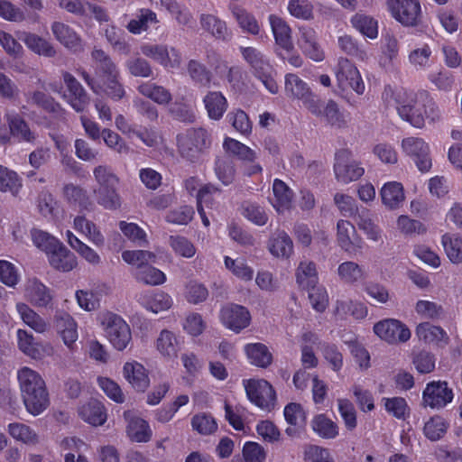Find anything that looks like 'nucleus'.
<instances>
[{
  "label": "nucleus",
  "instance_id": "8",
  "mask_svg": "<svg viewBox=\"0 0 462 462\" xmlns=\"http://www.w3.org/2000/svg\"><path fill=\"white\" fill-rule=\"evenodd\" d=\"M334 172L337 181L347 184L360 179L365 170L347 149H342L335 154Z\"/></svg>",
  "mask_w": 462,
  "mask_h": 462
},
{
  "label": "nucleus",
  "instance_id": "10",
  "mask_svg": "<svg viewBox=\"0 0 462 462\" xmlns=\"http://www.w3.org/2000/svg\"><path fill=\"white\" fill-rule=\"evenodd\" d=\"M402 152L410 157L418 169L426 172L432 166L430 149L428 143L424 139L417 136H409L403 138L401 143Z\"/></svg>",
  "mask_w": 462,
  "mask_h": 462
},
{
  "label": "nucleus",
  "instance_id": "19",
  "mask_svg": "<svg viewBox=\"0 0 462 462\" xmlns=\"http://www.w3.org/2000/svg\"><path fill=\"white\" fill-rule=\"evenodd\" d=\"M24 297L29 302L38 308H45L52 300L50 289L36 278L29 279L26 282Z\"/></svg>",
  "mask_w": 462,
  "mask_h": 462
},
{
  "label": "nucleus",
  "instance_id": "36",
  "mask_svg": "<svg viewBox=\"0 0 462 462\" xmlns=\"http://www.w3.org/2000/svg\"><path fill=\"white\" fill-rule=\"evenodd\" d=\"M383 204L390 208L396 209L404 201V191L402 183L390 181L385 183L380 192Z\"/></svg>",
  "mask_w": 462,
  "mask_h": 462
},
{
  "label": "nucleus",
  "instance_id": "28",
  "mask_svg": "<svg viewBox=\"0 0 462 462\" xmlns=\"http://www.w3.org/2000/svg\"><path fill=\"white\" fill-rule=\"evenodd\" d=\"M203 104L209 119L219 121L226 112L228 103L220 91H208L203 97Z\"/></svg>",
  "mask_w": 462,
  "mask_h": 462
},
{
  "label": "nucleus",
  "instance_id": "14",
  "mask_svg": "<svg viewBox=\"0 0 462 462\" xmlns=\"http://www.w3.org/2000/svg\"><path fill=\"white\" fill-rule=\"evenodd\" d=\"M4 118L13 139L18 143H34L37 134L30 128L27 121L16 111L8 110Z\"/></svg>",
  "mask_w": 462,
  "mask_h": 462
},
{
  "label": "nucleus",
  "instance_id": "54",
  "mask_svg": "<svg viewBox=\"0 0 462 462\" xmlns=\"http://www.w3.org/2000/svg\"><path fill=\"white\" fill-rule=\"evenodd\" d=\"M74 228L85 235L96 245L104 244V236L97 226L83 216H78L74 218Z\"/></svg>",
  "mask_w": 462,
  "mask_h": 462
},
{
  "label": "nucleus",
  "instance_id": "53",
  "mask_svg": "<svg viewBox=\"0 0 462 462\" xmlns=\"http://www.w3.org/2000/svg\"><path fill=\"white\" fill-rule=\"evenodd\" d=\"M223 148L226 152L237 157L242 162L254 161L257 158V154L254 150L234 138H225Z\"/></svg>",
  "mask_w": 462,
  "mask_h": 462
},
{
  "label": "nucleus",
  "instance_id": "60",
  "mask_svg": "<svg viewBox=\"0 0 462 462\" xmlns=\"http://www.w3.org/2000/svg\"><path fill=\"white\" fill-rule=\"evenodd\" d=\"M187 71L191 79L203 86L208 87L212 79V74L209 69L200 61L190 60L187 64Z\"/></svg>",
  "mask_w": 462,
  "mask_h": 462
},
{
  "label": "nucleus",
  "instance_id": "3",
  "mask_svg": "<svg viewBox=\"0 0 462 462\" xmlns=\"http://www.w3.org/2000/svg\"><path fill=\"white\" fill-rule=\"evenodd\" d=\"M97 320L115 349L123 351L131 344V328L121 316L111 311H104L98 314Z\"/></svg>",
  "mask_w": 462,
  "mask_h": 462
},
{
  "label": "nucleus",
  "instance_id": "49",
  "mask_svg": "<svg viewBox=\"0 0 462 462\" xmlns=\"http://www.w3.org/2000/svg\"><path fill=\"white\" fill-rule=\"evenodd\" d=\"M224 263L226 268L236 278L249 282L254 277V269L249 266L244 258L237 257L236 259L225 256Z\"/></svg>",
  "mask_w": 462,
  "mask_h": 462
},
{
  "label": "nucleus",
  "instance_id": "20",
  "mask_svg": "<svg viewBox=\"0 0 462 462\" xmlns=\"http://www.w3.org/2000/svg\"><path fill=\"white\" fill-rule=\"evenodd\" d=\"M127 422L126 433L131 440L135 442H148L152 438V430L146 420L134 415L132 411L124 412Z\"/></svg>",
  "mask_w": 462,
  "mask_h": 462
},
{
  "label": "nucleus",
  "instance_id": "56",
  "mask_svg": "<svg viewBox=\"0 0 462 462\" xmlns=\"http://www.w3.org/2000/svg\"><path fill=\"white\" fill-rule=\"evenodd\" d=\"M432 51L428 44L416 48L409 53L408 60L416 70H426L431 66Z\"/></svg>",
  "mask_w": 462,
  "mask_h": 462
},
{
  "label": "nucleus",
  "instance_id": "23",
  "mask_svg": "<svg viewBox=\"0 0 462 462\" xmlns=\"http://www.w3.org/2000/svg\"><path fill=\"white\" fill-rule=\"evenodd\" d=\"M55 323L63 343L69 350H73L79 337L77 323L74 319L66 312H60L55 316Z\"/></svg>",
  "mask_w": 462,
  "mask_h": 462
},
{
  "label": "nucleus",
  "instance_id": "33",
  "mask_svg": "<svg viewBox=\"0 0 462 462\" xmlns=\"http://www.w3.org/2000/svg\"><path fill=\"white\" fill-rule=\"evenodd\" d=\"M79 417L86 422L93 426L103 425L106 420V413L103 404L91 400L79 408Z\"/></svg>",
  "mask_w": 462,
  "mask_h": 462
},
{
  "label": "nucleus",
  "instance_id": "17",
  "mask_svg": "<svg viewBox=\"0 0 462 462\" xmlns=\"http://www.w3.org/2000/svg\"><path fill=\"white\" fill-rule=\"evenodd\" d=\"M298 46L307 57L315 61H321L325 57L316 31L309 26L299 28Z\"/></svg>",
  "mask_w": 462,
  "mask_h": 462
},
{
  "label": "nucleus",
  "instance_id": "58",
  "mask_svg": "<svg viewBox=\"0 0 462 462\" xmlns=\"http://www.w3.org/2000/svg\"><path fill=\"white\" fill-rule=\"evenodd\" d=\"M285 92L290 97L302 100L311 92L308 85L297 75L289 73L285 76Z\"/></svg>",
  "mask_w": 462,
  "mask_h": 462
},
{
  "label": "nucleus",
  "instance_id": "7",
  "mask_svg": "<svg viewBox=\"0 0 462 462\" xmlns=\"http://www.w3.org/2000/svg\"><path fill=\"white\" fill-rule=\"evenodd\" d=\"M246 395L251 402L262 410L270 411L275 405V392L273 386L263 379L244 380Z\"/></svg>",
  "mask_w": 462,
  "mask_h": 462
},
{
  "label": "nucleus",
  "instance_id": "40",
  "mask_svg": "<svg viewBox=\"0 0 462 462\" xmlns=\"http://www.w3.org/2000/svg\"><path fill=\"white\" fill-rule=\"evenodd\" d=\"M139 302L148 310L153 313H159L169 310L172 305V300L165 292L159 291L152 294H143L139 298Z\"/></svg>",
  "mask_w": 462,
  "mask_h": 462
},
{
  "label": "nucleus",
  "instance_id": "6",
  "mask_svg": "<svg viewBox=\"0 0 462 462\" xmlns=\"http://www.w3.org/2000/svg\"><path fill=\"white\" fill-rule=\"evenodd\" d=\"M143 56L166 69H179L182 62V53L178 48L164 43H143L140 47Z\"/></svg>",
  "mask_w": 462,
  "mask_h": 462
},
{
  "label": "nucleus",
  "instance_id": "45",
  "mask_svg": "<svg viewBox=\"0 0 462 462\" xmlns=\"http://www.w3.org/2000/svg\"><path fill=\"white\" fill-rule=\"evenodd\" d=\"M7 432L14 439L26 445H34L39 442V437L35 430L24 423H9Z\"/></svg>",
  "mask_w": 462,
  "mask_h": 462
},
{
  "label": "nucleus",
  "instance_id": "63",
  "mask_svg": "<svg viewBox=\"0 0 462 462\" xmlns=\"http://www.w3.org/2000/svg\"><path fill=\"white\" fill-rule=\"evenodd\" d=\"M448 430V423L440 416L431 417L424 425L423 431L427 439L437 441L444 437Z\"/></svg>",
  "mask_w": 462,
  "mask_h": 462
},
{
  "label": "nucleus",
  "instance_id": "18",
  "mask_svg": "<svg viewBox=\"0 0 462 462\" xmlns=\"http://www.w3.org/2000/svg\"><path fill=\"white\" fill-rule=\"evenodd\" d=\"M283 414L290 425L286 428L285 433L291 438L300 437L305 430L307 420L303 407L299 403L291 402L285 406Z\"/></svg>",
  "mask_w": 462,
  "mask_h": 462
},
{
  "label": "nucleus",
  "instance_id": "43",
  "mask_svg": "<svg viewBox=\"0 0 462 462\" xmlns=\"http://www.w3.org/2000/svg\"><path fill=\"white\" fill-rule=\"evenodd\" d=\"M23 187L22 179L13 170L0 165V191L17 197Z\"/></svg>",
  "mask_w": 462,
  "mask_h": 462
},
{
  "label": "nucleus",
  "instance_id": "26",
  "mask_svg": "<svg viewBox=\"0 0 462 462\" xmlns=\"http://www.w3.org/2000/svg\"><path fill=\"white\" fill-rule=\"evenodd\" d=\"M199 23L203 31L217 40L226 41L231 37V32L226 23L218 16L211 14H201Z\"/></svg>",
  "mask_w": 462,
  "mask_h": 462
},
{
  "label": "nucleus",
  "instance_id": "12",
  "mask_svg": "<svg viewBox=\"0 0 462 462\" xmlns=\"http://www.w3.org/2000/svg\"><path fill=\"white\" fill-rule=\"evenodd\" d=\"M336 78L342 90L352 89L356 94L365 92V83L357 68L347 59L341 58L336 69Z\"/></svg>",
  "mask_w": 462,
  "mask_h": 462
},
{
  "label": "nucleus",
  "instance_id": "35",
  "mask_svg": "<svg viewBox=\"0 0 462 462\" xmlns=\"http://www.w3.org/2000/svg\"><path fill=\"white\" fill-rule=\"evenodd\" d=\"M270 253L279 258H289L293 254V242L285 231H277L269 240Z\"/></svg>",
  "mask_w": 462,
  "mask_h": 462
},
{
  "label": "nucleus",
  "instance_id": "31",
  "mask_svg": "<svg viewBox=\"0 0 462 462\" xmlns=\"http://www.w3.org/2000/svg\"><path fill=\"white\" fill-rule=\"evenodd\" d=\"M273 197L270 201L278 212H283L291 208L293 192L285 182L275 179L273 184Z\"/></svg>",
  "mask_w": 462,
  "mask_h": 462
},
{
  "label": "nucleus",
  "instance_id": "25",
  "mask_svg": "<svg viewBox=\"0 0 462 462\" xmlns=\"http://www.w3.org/2000/svg\"><path fill=\"white\" fill-rule=\"evenodd\" d=\"M155 347L161 356L171 360L177 357L181 347V341L174 332L162 329L156 338Z\"/></svg>",
  "mask_w": 462,
  "mask_h": 462
},
{
  "label": "nucleus",
  "instance_id": "44",
  "mask_svg": "<svg viewBox=\"0 0 462 462\" xmlns=\"http://www.w3.org/2000/svg\"><path fill=\"white\" fill-rule=\"evenodd\" d=\"M415 332L419 340L425 343L447 342L448 338L446 331L441 327L432 325L429 322L419 324Z\"/></svg>",
  "mask_w": 462,
  "mask_h": 462
},
{
  "label": "nucleus",
  "instance_id": "41",
  "mask_svg": "<svg viewBox=\"0 0 462 462\" xmlns=\"http://www.w3.org/2000/svg\"><path fill=\"white\" fill-rule=\"evenodd\" d=\"M97 202L107 210H116L122 206V199L117 191V186L97 188L94 189Z\"/></svg>",
  "mask_w": 462,
  "mask_h": 462
},
{
  "label": "nucleus",
  "instance_id": "47",
  "mask_svg": "<svg viewBox=\"0 0 462 462\" xmlns=\"http://www.w3.org/2000/svg\"><path fill=\"white\" fill-rule=\"evenodd\" d=\"M311 428L320 438L332 439L338 435L337 425L324 414L316 415L311 420Z\"/></svg>",
  "mask_w": 462,
  "mask_h": 462
},
{
  "label": "nucleus",
  "instance_id": "2",
  "mask_svg": "<svg viewBox=\"0 0 462 462\" xmlns=\"http://www.w3.org/2000/svg\"><path fill=\"white\" fill-rule=\"evenodd\" d=\"M21 396L26 411L32 416L42 414L50 405L49 393L41 374L23 366L17 372Z\"/></svg>",
  "mask_w": 462,
  "mask_h": 462
},
{
  "label": "nucleus",
  "instance_id": "38",
  "mask_svg": "<svg viewBox=\"0 0 462 462\" xmlns=\"http://www.w3.org/2000/svg\"><path fill=\"white\" fill-rule=\"evenodd\" d=\"M337 273L339 281L348 285L356 284L365 278L364 268L353 261H346L340 263Z\"/></svg>",
  "mask_w": 462,
  "mask_h": 462
},
{
  "label": "nucleus",
  "instance_id": "57",
  "mask_svg": "<svg viewBox=\"0 0 462 462\" xmlns=\"http://www.w3.org/2000/svg\"><path fill=\"white\" fill-rule=\"evenodd\" d=\"M442 245L448 258L452 263H462V238L456 235L445 234L442 236Z\"/></svg>",
  "mask_w": 462,
  "mask_h": 462
},
{
  "label": "nucleus",
  "instance_id": "29",
  "mask_svg": "<svg viewBox=\"0 0 462 462\" xmlns=\"http://www.w3.org/2000/svg\"><path fill=\"white\" fill-rule=\"evenodd\" d=\"M51 32L55 39L64 47L73 51L80 50L81 39L69 25L61 22H54L51 24Z\"/></svg>",
  "mask_w": 462,
  "mask_h": 462
},
{
  "label": "nucleus",
  "instance_id": "1",
  "mask_svg": "<svg viewBox=\"0 0 462 462\" xmlns=\"http://www.w3.org/2000/svg\"><path fill=\"white\" fill-rule=\"evenodd\" d=\"M388 105L395 106L400 117L416 128H423L425 122L435 124L442 118V113L434 98L426 90L418 92L406 89H385Z\"/></svg>",
  "mask_w": 462,
  "mask_h": 462
},
{
  "label": "nucleus",
  "instance_id": "42",
  "mask_svg": "<svg viewBox=\"0 0 462 462\" xmlns=\"http://www.w3.org/2000/svg\"><path fill=\"white\" fill-rule=\"evenodd\" d=\"M245 352L250 363L259 367H267L273 360L268 347L262 343H252L245 346Z\"/></svg>",
  "mask_w": 462,
  "mask_h": 462
},
{
  "label": "nucleus",
  "instance_id": "39",
  "mask_svg": "<svg viewBox=\"0 0 462 462\" xmlns=\"http://www.w3.org/2000/svg\"><path fill=\"white\" fill-rule=\"evenodd\" d=\"M16 310L21 319L37 333L47 331L48 323L36 311L23 302L16 304Z\"/></svg>",
  "mask_w": 462,
  "mask_h": 462
},
{
  "label": "nucleus",
  "instance_id": "50",
  "mask_svg": "<svg viewBox=\"0 0 462 462\" xmlns=\"http://www.w3.org/2000/svg\"><path fill=\"white\" fill-rule=\"evenodd\" d=\"M353 27L369 39L378 36V23L372 16L364 14H356L350 20Z\"/></svg>",
  "mask_w": 462,
  "mask_h": 462
},
{
  "label": "nucleus",
  "instance_id": "62",
  "mask_svg": "<svg viewBox=\"0 0 462 462\" xmlns=\"http://www.w3.org/2000/svg\"><path fill=\"white\" fill-rule=\"evenodd\" d=\"M93 176L97 183V188L118 186L119 178L108 165L100 164L93 169Z\"/></svg>",
  "mask_w": 462,
  "mask_h": 462
},
{
  "label": "nucleus",
  "instance_id": "9",
  "mask_svg": "<svg viewBox=\"0 0 462 462\" xmlns=\"http://www.w3.org/2000/svg\"><path fill=\"white\" fill-rule=\"evenodd\" d=\"M386 5L392 16L404 26H417L421 21L419 0H387Z\"/></svg>",
  "mask_w": 462,
  "mask_h": 462
},
{
  "label": "nucleus",
  "instance_id": "5",
  "mask_svg": "<svg viewBox=\"0 0 462 462\" xmlns=\"http://www.w3.org/2000/svg\"><path fill=\"white\" fill-rule=\"evenodd\" d=\"M180 155L189 161L199 159L211 143L210 135L204 128H190L177 136Z\"/></svg>",
  "mask_w": 462,
  "mask_h": 462
},
{
  "label": "nucleus",
  "instance_id": "64",
  "mask_svg": "<svg viewBox=\"0 0 462 462\" xmlns=\"http://www.w3.org/2000/svg\"><path fill=\"white\" fill-rule=\"evenodd\" d=\"M337 228L338 245L346 252L350 251L354 245L353 237L356 234L355 226L347 220H339Z\"/></svg>",
  "mask_w": 462,
  "mask_h": 462
},
{
  "label": "nucleus",
  "instance_id": "34",
  "mask_svg": "<svg viewBox=\"0 0 462 462\" xmlns=\"http://www.w3.org/2000/svg\"><path fill=\"white\" fill-rule=\"evenodd\" d=\"M295 278L299 287L310 290L319 281L316 263L310 260L300 261L295 272Z\"/></svg>",
  "mask_w": 462,
  "mask_h": 462
},
{
  "label": "nucleus",
  "instance_id": "30",
  "mask_svg": "<svg viewBox=\"0 0 462 462\" xmlns=\"http://www.w3.org/2000/svg\"><path fill=\"white\" fill-rule=\"evenodd\" d=\"M220 193L221 189L211 183L203 185L198 191L197 209L205 226H208L210 223L206 215L204 207L212 208L215 205V196Z\"/></svg>",
  "mask_w": 462,
  "mask_h": 462
},
{
  "label": "nucleus",
  "instance_id": "55",
  "mask_svg": "<svg viewBox=\"0 0 462 462\" xmlns=\"http://www.w3.org/2000/svg\"><path fill=\"white\" fill-rule=\"evenodd\" d=\"M122 259L128 264L135 266V270H140L155 263L156 255L146 250H126L122 253Z\"/></svg>",
  "mask_w": 462,
  "mask_h": 462
},
{
  "label": "nucleus",
  "instance_id": "59",
  "mask_svg": "<svg viewBox=\"0 0 462 462\" xmlns=\"http://www.w3.org/2000/svg\"><path fill=\"white\" fill-rule=\"evenodd\" d=\"M134 276L138 282L152 286L162 284L166 281L164 273L151 263L140 270H134Z\"/></svg>",
  "mask_w": 462,
  "mask_h": 462
},
{
  "label": "nucleus",
  "instance_id": "21",
  "mask_svg": "<svg viewBox=\"0 0 462 462\" xmlns=\"http://www.w3.org/2000/svg\"><path fill=\"white\" fill-rule=\"evenodd\" d=\"M123 374L125 380L134 389L143 393L150 384V379L145 367L136 362H126L123 367Z\"/></svg>",
  "mask_w": 462,
  "mask_h": 462
},
{
  "label": "nucleus",
  "instance_id": "32",
  "mask_svg": "<svg viewBox=\"0 0 462 462\" xmlns=\"http://www.w3.org/2000/svg\"><path fill=\"white\" fill-rule=\"evenodd\" d=\"M356 224L362 230L366 237L374 242L382 241L383 238V231L382 229L374 223L372 218L371 213L368 209L362 208L360 211H358L355 215L354 218Z\"/></svg>",
  "mask_w": 462,
  "mask_h": 462
},
{
  "label": "nucleus",
  "instance_id": "22",
  "mask_svg": "<svg viewBox=\"0 0 462 462\" xmlns=\"http://www.w3.org/2000/svg\"><path fill=\"white\" fill-rule=\"evenodd\" d=\"M268 21L276 44L290 52L294 46L291 40V29L285 20L276 14H270Z\"/></svg>",
  "mask_w": 462,
  "mask_h": 462
},
{
  "label": "nucleus",
  "instance_id": "51",
  "mask_svg": "<svg viewBox=\"0 0 462 462\" xmlns=\"http://www.w3.org/2000/svg\"><path fill=\"white\" fill-rule=\"evenodd\" d=\"M414 310L419 317L425 319L438 320L445 315V310L441 304L427 300H419L415 303Z\"/></svg>",
  "mask_w": 462,
  "mask_h": 462
},
{
  "label": "nucleus",
  "instance_id": "16",
  "mask_svg": "<svg viewBox=\"0 0 462 462\" xmlns=\"http://www.w3.org/2000/svg\"><path fill=\"white\" fill-rule=\"evenodd\" d=\"M62 78L68 89L65 100L77 112H82L88 106L89 98L82 85L69 72H63Z\"/></svg>",
  "mask_w": 462,
  "mask_h": 462
},
{
  "label": "nucleus",
  "instance_id": "52",
  "mask_svg": "<svg viewBox=\"0 0 462 462\" xmlns=\"http://www.w3.org/2000/svg\"><path fill=\"white\" fill-rule=\"evenodd\" d=\"M156 14L150 9H141L134 18L130 20L127 29L134 34H140L146 31L152 23H157Z\"/></svg>",
  "mask_w": 462,
  "mask_h": 462
},
{
  "label": "nucleus",
  "instance_id": "46",
  "mask_svg": "<svg viewBox=\"0 0 462 462\" xmlns=\"http://www.w3.org/2000/svg\"><path fill=\"white\" fill-rule=\"evenodd\" d=\"M20 40L34 53L45 57H53L56 54L53 46L48 41L36 34L24 32L20 37Z\"/></svg>",
  "mask_w": 462,
  "mask_h": 462
},
{
  "label": "nucleus",
  "instance_id": "4",
  "mask_svg": "<svg viewBox=\"0 0 462 462\" xmlns=\"http://www.w3.org/2000/svg\"><path fill=\"white\" fill-rule=\"evenodd\" d=\"M243 58L249 63L254 75L263 84L266 89L272 93L278 92V85L274 79V69L269 60L254 47H242Z\"/></svg>",
  "mask_w": 462,
  "mask_h": 462
},
{
  "label": "nucleus",
  "instance_id": "48",
  "mask_svg": "<svg viewBox=\"0 0 462 462\" xmlns=\"http://www.w3.org/2000/svg\"><path fill=\"white\" fill-rule=\"evenodd\" d=\"M137 89L140 94L159 105H167L171 100V92L162 86L145 82L141 84Z\"/></svg>",
  "mask_w": 462,
  "mask_h": 462
},
{
  "label": "nucleus",
  "instance_id": "15",
  "mask_svg": "<svg viewBox=\"0 0 462 462\" xmlns=\"http://www.w3.org/2000/svg\"><path fill=\"white\" fill-rule=\"evenodd\" d=\"M220 319L227 328L238 333L249 326L251 315L244 306L227 304L221 309Z\"/></svg>",
  "mask_w": 462,
  "mask_h": 462
},
{
  "label": "nucleus",
  "instance_id": "13",
  "mask_svg": "<svg viewBox=\"0 0 462 462\" xmlns=\"http://www.w3.org/2000/svg\"><path fill=\"white\" fill-rule=\"evenodd\" d=\"M374 332L381 339L390 343H403L410 339L411 331L408 327L398 319H385L374 326Z\"/></svg>",
  "mask_w": 462,
  "mask_h": 462
},
{
  "label": "nucleus",
  "instance_id": "11",
  "mask_svg": "<svg viewBox=\"0 0 462 462\" xmlns=\"http://www.w3.org/2000/svg\"><path fill=\"white\" fill-rule=\"evenodd\" d=\"M454 393L446 381H431L422 392V404L433 410H440L452 402Z\"/></svg>",
  "mask_w": 462,
  "mask_h": 462
},
{
  "label": "nucleus",
  "instance_id": "24",
  "mask_svg": "<svg viewBox=\"0 0 462 462\" xmlns=\"http://www.w3.org/2000/svg\"><path fill=\"white\" fill-rule=\"evenodd\" d=\"M47 256L51 266L60 272H69L78 264L75 254L62 243H60Z\"/></svg>",
  "mask_w": 462,
  "mask_h": 462
},
{
  "label": "nucleus",
  "instance_id": "61",
  "mask_svg": "<svg viewBox=\"0 0 462 462\" xmlns=\"http://www.w3.org/2000/svg\"><path fill=\"white\" fill-rule=\"evenodd\" d=\"M17 339L19 349L26 356L33 359L42 357L40 346L34 342V337L31 333L24 329H18Z\"/></svg>",
  "mask_w": 462,
  "mask_h": 462
},
{
  "label": "nucleus",
  "instance_id": "27",
  "mask_svg": "<svg viewBox=\"0 0 462 462\" xmlns=\"http://www.w3.org/2000/svg\"><path fill=\"white\" fill-rule=\"evenodd\" d=\"M228 10L244 32L252 35H258L260 33L261 25L252 13L236 4L229 5Z\"/></svg>",
  "mask_w": 462,
  "mask_h": 462
},
{
  "label": "nucleus",
  "instance_id": "37",
  "mask_svg": "<svg viewBox=\"0 0 462 462\" xmlns=\"http://www.w3.org/2000/svg\"><path fill=\"white\" fill-rule=\"evenodd\" d=\"M91 56L96 62L97 74L102 81L113 77H119L117 67L103 50L94 49Z\"/></svg>",
  "mask_w": 462,
  "mask_h": 462
}]
</instances>
